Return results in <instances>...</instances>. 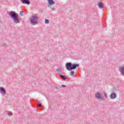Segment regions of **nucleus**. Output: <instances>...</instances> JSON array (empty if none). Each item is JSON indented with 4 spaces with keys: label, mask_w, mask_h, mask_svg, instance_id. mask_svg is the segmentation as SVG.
I'll list each match as a JSON object with an SVG mask.
<instances>
[{
    "label": "nucleus",
    "mask_w": 124,
    "mask_h": 124,
    "mask_svg": "<svg viewBox=\"0 0 124 124\" xmlns=\"http://www.w3.org/2000/svg\"><path fill=\"white\" fill-rule=\"evenodd\" d=\"M8 15L13 19L14 23L16 24L20 23V17L15 12L10 11L8 13Z\"/></svg>",
    "instance_id": "obj_1"
},
{
    "label": "nucleus",
    "mask_w": 124,
    "mask_h": 124,
    "mask_svg": "<svg viewBox=\"0 0 124 124\" xmlns=\"http://www.w3.org/2000/svg\"><path fill=\"white\" fill-rule=\"evenodd\" d=\"M30 22L33 26L37 25L38 24V16L36 15H32L30 19Z\"/></svg>",
    "instance_id": "obj_2"
},
{
    "label": "nucleus",
    "mask_w": 124,
    "mask_h": 124,
    "mask_svg": "<svg viewBox=\"0 0 124 124\" xmlns=\"http://www.w3.org/2000/svg\"><path fill=\"white\" fill-rule=\"evenodd\" d=\"M95 97L97 99L104 100V97L101 96V94H100L99 92H97L95 93Z\"/></svg>",
    "instance_id": "obj_3"
},
{
    "label": "nucleus",
    "mask_w": 124,
    "mask_h": 124,
    "mask_svg": "<svg viewBox=\"0 0 124 124\" xmlns=\"http://www.w3.org/2000/svg\"><path fill=\"white\" fill-rule=\"evenodd\" d=\"M65 66L66 67V69H67V70H68V71L72 70V63L67 62Z\"/></svg>",
    "instance_id": "obj_4"
},
{
    "label": "nucleus",
    "mask_w": 124,
    "mask_h": 124,
    "mask_svg": "<svg viewBox=\"0 0 124 124\" xmlns=\"http://www.w3.org/2000/svg\"><path fill=\"white\" fill-rule=\"evenodd\" d=\"M119 71L120 72V74L122 76H124V64L122 66L119 67Z\"/></svg>",
    "instance_id": "obj_5"
},
{
    "label": "nucleus",
    "mask_w": 124,
    "mask_h": 124,
    "mask_svg": "<svg viewBox=\"0 0 124 124\" xmlns=\"http://www.w3.org/2000/svg\"><path fill=\"white\" fill-rule=\"evenodd\" d=\"M79 64L77 63L72 64V70H73V69H76L77 67H79Z\"/></svg>",
    "instance_id": "obj_6"
},
{
    "label": "nucleus",
    "mask_w": 124,
    "mask_h": 124,
    "mask_svg": "<svg viewBox=\"0 0 124 124\" xmlns=\"http://www.w3.org/2000/svg\"><path fill=\"white\" fill-rule=\"evenodd\" d=\"M116 96H117V95L116 94V93L114 92H112L110 95L111 99H114V98H116Z\"/></svg>",
    "instance_id": "obj_7"
},
{
    "label": "nucleus",
    "mask_w": 124,
    "mask_h": 124,
    "mask_svg": "<svg viewBox=\"0 0 124 124\" xmlns=\"http://www.w3.org/2000/svg\"><path fill=\"white\" fill-rule=\"evenodd\" d=\"M21 2L22 3H24V4H30L31 2L30 1V0H21Z\"/></svg>",
    "instance_id": "obj_8"
},
{
    "label": "nucleus",
    "mask_w": 124,
    "mask_h": 124,
    "mask_svg": "<svg viewBox=\"0 0 124 124\" xmlns=\"http://www.w3.org/2000/svg\"><path fill=\"white\" fill-rule=\"evenodd\" d=\"M56 71L58 73H59V74H63V73L62 71V69L61 68L57 69Z\"/></svg>",
    "instance_id": "obj_9"
},
{
    "label": "nucleus",
    "mask_w": 124,
    "mask_h": 124,
    "mask_svg": "<svg viewBox=\"0 0 124 124\" xmlns=\"http://www.w3.org/2000/svg\"><path fill=\"white\" fill-rule=\"evenodd\" d=\"M98 6L99 8H103V3L101 2H99V3H98Z\"/></svg>",
    "instance_id": "obj_10"
},
{
    "label": "nucleus",
    "mask_w": 124,
    "mask_h": 124,
    "mask_svg": "<svg viewBox=\"0 0 124 124\" xmlns=\"http://www.w3.org/2000/svg\"><path fill=\"white\" fill-rule=\"evenodd\" d=\"M48 3L50 5H53V4H55V1L53 0H48Z\"/></svg>",
    "instance_id": "obj_11"
},
{
    "label": "nucleus",
    "mask_w": 124,
    "mask_h": 124,
    "mask_svg": "<svg viewBox=\"0 0 124 124\" xmlns=\"http://www.w3.org/2000/svg\"><path fill=\"white\" fill-rule=\"evenodd\" d=\"M0 92H2L3 93H6V91H5V89L2 87L0 88Z\"/></svg>",
    "instance_id": "obj_12"
},
{
    "label": "nucleus",
    "mask_w": 124,
    "mask_h": 124,
    "mask_svg": "<svg viewBox=\"0 0 124 124\" xmlns=\"http://www.w3.org/2000/svg\"><path fill=\"white\" fill-rule=\"evenodd\" d=\"M60 77H61V78H62L63 80H66V76H63L62 75H60Z\"/></svg>",
    "instance_id": "obj_13"
},
{
    "label": "nucleus",
    "mask_w": 124,
    "mask_h": 124,
    "mask_svg": "<svg viewBox=\"0 0 124 124\" xmlns=\"http://www.w3.org/2000/svg\"><path fill=\"white\" fill-rule=\"evenodd\" d=\"M19 15L20 16H24V11H20V13H19Z\"/></svg>",
    "instance_id": "obj_14"
},
{
    "label": "nucleus",
    "mask_w": 124,
    "mask_h": 124,
    "mask_svg": "<svg viewBox=\"0 0 124 124\" xmlns=\"http://www.w3.org/2000/svg\"><path fill=\"white\" fill-rule=\"evenodd\" d=\"M6 113L9 116H11L12 115V113L9 111H7Z\"/></svg>",
    "instance_id": "obj_15"
},
{
    "label": "nucleus",
    "mask_w": 124,
    "mask_h": 124,
    "mask_svg": "<svg viewBox=\"0 0 124 124\" xmlns=\"http://www.w3.org/2000/svg\"><path fill=\"white\" fill-rule=\"evenodd\" d=\"M71 76H74V75H75V73L74 71H71L70 73Z\"/></svg>",
    "instance_id": "obj_16"
},
{
    "label": "nucleus",
    "mask_w": 124,
    "mask_h": 124,
    "mask_svg": "<svg viewBox=\"0 0 124 124\" xmlns=\"http://www.w3.org/2000/svg\"><path fill=\"white\" fill-rule=\"evenodd\" d=\"M38 107H41L42 106V103H39L37 104Z\"/></svg>",
    "instance_id": "obj_17"
},
{
    "label": "nucleus",
    "mask_w": 124,
    "mask_h": 124,
    "mask_svg": "<svg viewBox=\"0 0 124 124\" xmlns=\"http://www.w3.org/2000/svg\"><path fill=\"white\" fill-rule=\"evenodd\" d=\"M45 24H49V20L46 19L45 21Z\"/></svg>",
    "instance_id": "obj_18"
},
{
    "label": "nucleus",
    "mask_w": 124,
    "mask_h": 124,
    "mask_svg": "<svg viewBox=\"0 0 124 124\" xmlns=\"http://www.w3.org/2000/svg\"><path fill=\"white\" fill-rule=\"evenodd\" d=\"M2 46H3V47H4L5 48L7 47V45L6 44H3L2 45Z\"/></svg>",
    "instance_id": "obj_19"
},
{
    "label": "nucleus",
    "mask_w": 124,
    "mask_h": 124,
    "mask_svg": "<svg viewBox=\"0 0 124 124\" xmlns=\"http://www.w3.org/2000/svg\"><path fill=\"white\" fill-rule=\"evenodd\" d=\"M61 87H62L63 88H65V87H66V85H63V84H62V85H61Z\"/></svg>",
    "instance_id": "obj_20"
},
{
    "label": "nucleus",
    "mask_w": 124,
    "mask_h": 124,
    "mask_svg": "<svg viewBox=\"0 0 124 124\" xmlns=\"http://www.w3.org/2000/svg\"><path fill=\"white\" fill-rule=\"evenodd\" d=\"M104 96L107 98V94L106 93H104Z\"/></svg>",
    "instance_id": "obj_21"
},
{
    "label": "nucleus",
    "mask_w": 124,
    "mask_h": 124,
    "mask_svg": "<svg viewBox=\"0 0 124 124\" xmlns=\"http://www.w3.org/2000/svg\"><path fill=\"white\" fill-rule=\"evenodd\" d=\"M38 103H42L41 102H40V101H38Z\"/></svg>",
    "instance_id": "obj_22"
}]
</instances>
